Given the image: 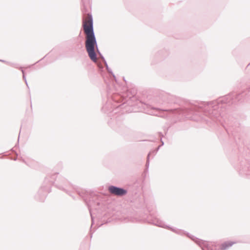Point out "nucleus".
<instances>
[{"label": "nucleus", "mask_w": 250, "mask_h": 250, "mask_svg": "<svg viewBox=\"0 0 250 250\" xmlns=\"http://www.w3.org/2000/svg\"><path fill=\"white\" fill-rule=\"evenodd\" d=\"M108 71L113 76L114 80L105 81L106 83L107 100L102 107L103 112L108 115L110 120L108 125L116 131L122 133L126 127L123 125L125 112H132L128 107L133 106L132 101L136 99L134 94L129 91L127 87L122 86L117 83L116 76L107 62L105 63Z\"/></svg>", "instance_id": "f03ea898"}, {"label": "nucleus", "mask_w": 250, "mask_h": 250, "mask_svg": "<svg viewBox=\"0 0 250 250\" xmlns=\"http://www.w3.org/2000/svg\"><path fill=\"white\" fill-rule=\"evenodd\" d=\"M32 65H29L28 67L30 68Z\"/></svg>", "instance_id": "cd10ccee"}, {"label": "nucleus", "mask_w": 250, "mask_h": 250, "mask_svg": "<svg viewBox=\"0 0 250 250\" xmlns=\"http://www.w3.org/2000/svg\"><path fill=\"white\" fill-rule=\"evenodd\" d=\"M77 194L84 201L87 205L91 219V224L89 231L90 238L95 231H93L92 228L94 225V217L93 214L100 215L105 209L104 204V197L99 193L94 191H88L83 189H76Z\"/></svg>", "instance_id": "20e7f679"}, {"label": "nucleus", "mask_w": 250, "mask_h": 250, "mask_svg": "<svg viewBox=\"0 0 250 250\" xmlns=\"http://www.w3.org/2000/svg\"><path fill=\"white\" fill-rule=\"evenodd\" d=\"M54 49H54L52 50H51V51H50L48 54H47V55H45L43 58H42V59H41L40 60L38 61V62H37L36 63H35L34 64H34H35L36 63H37L39 62H40V61H42V60H43L45 57H46V56H47V55H48L50 53H51V52H53V50H54ZM32 65H33V64Z\"/></svg>", "instance_id": "412c9836"}, {"label": "nucleus", "mask_w": 250, "mask_h": 250, "mask_svg": "<svg viewBox=\"0 0 250 250\" xmlns=\"http://www.w3.org/2000/svg\"><path fill=\"white\" fill-rule=\"evenodd\" d=\"M236 242L231 241H225L223 243L220 247L221 250H226L229 247H231L233 244H234Z\"/></svg>", "instance_id": "f8f14e48"}, {"label": "nucleus", "mask_w": 250, "mask_h": 250, "mask_svg": "<svg viewBox=\"0 0 250 250\" xmlns=\"http://www.w3.org/2000/svg\"><path fill=\"white\" fill-rule=\"evenodd\" d=\"M158 135H159V137L160 138V140H161V144L158 146H160V148L161 146H163L164 145V142L162 140V138L164 137V135L162 132H159Z\"/></svg>", "instance_id": "dca6fc26"}, {"label": "nucleus", "mask_w": 250, "mask_h": 250, "mask_svg": "<svg viewBox=\"0 0 250 250\" xmlns=\"http://www.w3.org/2000/svg\"><path fill=\"white\" fill-rule=\"evenodd\" d=\"M70 42H74L75 43L74 46L73 47V49L75 51H78L81 49L83 47V42L82 40L78 41V39H74Z\"/></svg>", "instance_id": "9b49d317"}, {"label": "nucleus", "mask_w": 250, "mask_h": 250, "mask_svg": "<svg viewBox=\"0 0 250 250\" xmlns=\"http://www.w3.org/2000/svg\"><path fill=\"white\" fill-rule=\"evenodd\" d=\"M48 183L51 187L54 185L57 188L65 192L74 199L75 197L72 194V189H75L73 185L59 172H54L48 175L44 178V184Z\"/></svg>", "instance_id": "423d86ee"}, {"label": "nucleus", "mask_w": 250, "mask_h": 250, "mask_svg": "<svg viewBox=\"0 0 250 250\" xmlns=\"http://www.w3.org/2000/svg\"><path fill=\"white\" fill-rule=\"evenodd\" d=\"M250 65V63L248 64L247 67H248Z\"/></svg>", "instance_id": "c85d7f7f"}, {"label": "nucleus", "mask_w": 250, "mask_h": 250, "mask_svg": "<svg viewBox=\"0 0 250 250\" xmlns=\"http://www.w3.org/2000/svg\"><path fill=\"white\" fill-rule=\"evenodd\" d=\"M141 203H140V206L141 207H144L145 206V199H144V197L143 196H142V197H141Z\"/></svg>", "instance_id": "6ab92c4d"}, {"label": "nucleus", "mask_w": 250, "mask_h": 250, "mask_svg": "<svg viewBox=\"0 0 250 250\" xmlns=\"http://www.w3.org/2000/svg\"><path fill=\"white\" fill-rule=\"evenodd\" d=\"M19 144V140L18 141L17 144L15 145V147L17 146V145H18Z\"/></svg>", "instance_id": "a878e982"}, {"label": "nucleus", "mask_w": 250, "mask_h": 250, "mask_svg": "<svg viewBox=\"0 0 250 250\" xmlns=\"http://www.w3.org/2000/svg\"><path fill=\"white\" fill-rule=\"evenodd\" d=\"M149 163H150V158H149V156H147L146 163L145 165V169L144 171V172L145 173H146L148 172V167H149Z\"/></svg>", "instance_id": "2eb2a0df"}, {"label": "nucleus", "mask_w": 250, "mask_h": 250, "mask_svg": "<svg viewBox=\"0 0 250 250\" xmlns=\"http://www.w3.org/2000/svg\"><path fill=\"white\" fill-rule=\"evenodd\" d=\"M159 149H160V146H157L155 149H153L151 150L148 152L147 156H149V158H150V155L151 154H153L154 156L155 155Z\"/></svg>", "instance_id": "4468645a"}, {"label": "nucleus", "mask_w": 250, "mask_h": 250, "mask_svg": "<svg viewBox=\"0 0 250 250\" xmlns=\"http://www.w3.org/2000/svg\"><path fill=\"white\" fill-rule=\"evenodd\" d=\"M247 96H250V86L240 93H236L233 91L209 102L182 100L181 98L169 93L159 91L155 94L156 98L159 99L157 103L159 104L163 103L174 104L177 106L173 108L162 109L148 104L146 105L151 109L160 110L167 114H172L173 117L178 120L186 118L195 121L204 120L207 123H211V121L218 122L229 136L231 135L235 138V132L238 131L240 124L233 117L227 115V114L232 105L243 102Z\"/></svg>", "instance_id": "f257e3e1"}, {"label": "nucleus", "mask_w": 250, "mask_h": 250, "mask_svg": "<svg viewBox=\"0 0 250 250\" xmlns=\"http://www.w3.org/2000/svg\"><path fill=\"white\" fill-rule=\"evenodd\" d=\"M0 62H4V63H6V62H8L7 61H5V60H0Z\"/></svg>", "instance_id": "b1692460"}, {"label": "nucleus", "mask_w": 250, "mask_h": 250, "mask_svg": "<svg viewBox=\"0 0 250 250\" xmlns=\"http://www.w3.org/2000/svg\"><path fill=\"white\" fill-rule=\"evenodd\" d=\"M10 150L12 152H13L15 155V157L11 158V159L13 160L14 161H16L17 160V156H18L17 152L14 150L13 148H11Z\"/></svg>", "instance_id": "a211bd4d"}, {"label": "nucleus", "mask_w": 250, "mask_h": 250, "mask_svg": "<svg viewBox=\"0 0 250 250\" xmlns=\"http://www.w3.org/2000/svg\"><path fill=\"white\" fill-rule=\"evenodd\" d=\"M108 189L110 193L119 197L124 196L128 192L127 189L113 185L109 186Z\"/></svg>", "instance_id": "1a4fd4ad"}, {"label": "nucleus", "mask_w": 250, "mask_h": 250, "mask_svg": "<svg viewBox=\"0 0 250 250\" xmlns=\"http://www.w3.org/2000/svg\"><path fill=\"white\" fill-rule=\"evenodd\" d=\"M81 3L83 16V26L86 35V40L85 42L86 51L92 62L94 63L97 62V51L105 63L106 61L98 48L94 31L93 17L92 14L88 12L87 8L90 3L89 0H81Z\"/></svg>", "instance_id": "7ed1b4c3"}, {"label": "nucleus", "mask_w": 250, "mask_h": 250, "mask_svg": "<svg viewBox=\"0 0 250 250\" xmlns=\"http://www.w3.org/2000/svg\"><path fill=\"white\" fill-rule=\"evenodd\" d=\"M142 189V182L141 179H137L133 183L128 185V191L131 192L132 195H136Z\"/></svg>", "instance_id": "9d476101"}, {"label": "nucleus", "mask_w": 250, "mask_h": 250, "mask_svg": "<svg viewBox=\"0 0 250 250\" xmlns=\"http://www.w3.org/2000/svg\"><path fill=\"white\" fill-rule=\"evenodd\" d=\"M164 51H158L157 54H156V56L158 58H160V59H163L164 57H165V56H163V53Z\"/></svg>", "instance_id": "f3484780"}, {"label": "nucleus", "mask_w": 250, "mask_h": 250, "mask_svg": "<svg viewBox=\"0 0 250 250\" xmlns=\"http://www.w3.org/2000/svg\"><path fill=\"white\" fill-rule=\"evenodd\" d=\"M22 78H23V80H24V81L26 86L29 88V86H28V83H27V80H26V78L25 75H22Z\"/></svg>", "instance_id": "aec40b11"}, {"label": "nucleus", "mask_w": 250, "mask_h": 250, "mask_svg": "<svg viewBox=\"0 0 250 250\" xmlns=\"http://www.w3.org/2000/svg\"><path fill=\"white\" fill-rule=\"evenodd\" d=\"M19 70H20L21 71L22 75H25V72L22 67L21 69H20Z\"/></svg>", "instance_id": "4be33fe9"}, {"label": "nucleus", "mask_w": 250, "mask_h": 250, "mask_svg": "<svg viewBox=\"0 0 250 250\" xmlns=\"http://www.w3.org/2000/svg\"><path fill=\"white\" fill-rule=\"evenodd\" d=\"M81 37V31H80L79 35L78 38H77V39L78 40V38Z\"/></svg>", "instance_id": "393cba45"}, {"label": "nucleus", "mask_w": 250, "mask_h": 250, "mask_svg": "<svg viewBox=\"0 0 250 250\" xmlns=\"http://www.w3.org/2000/svg\"><path fill=\"white\" fill-rule=\"evenodd\" d=\"M6 64L11 66L12 67L20 69L22 68V66H20V65L18 63H14L11 62H6Z\"/></svg>", "instance_id": "ddd939ff"}, {"label": "nucleus", "mask_w": 250, "mask_h": 250, "mask_svg": "<svg viewBox=\"0 0 250 250\" xmlns=\"http://www.w3.org/2000/svg\"><path fill=\"white\" fill-rule=\"evenodd\" d=\"M19 160L20 161H21V162L24 163L25 164H26V162L25 161L24 159L22 158V157H21L20 158H19Z\"/></svg>", "instance_id": "5701e85b"}, {"label": "nucleus", "mask_w": 250, "mask_h": 250, "mask_svg": "<svg viewBox=\"0 0 250 250\" xmlns=\"http://www.w3.org/2000/svg\"><path fill=\"white\" fill-rule=\"evenodd\" d=\"M147 220L150 224L167 229L178 235L187 236L198 245L202 250H217L215 244H209L207 241L200 239L184 230L165 225L163 221L158 218L150 215L148 216Z\"/></svg>", "instance_id": "39448f33"}, {"label": "nucleus", "mask_w": 250, "mask_h": 250, "mask_svg": "<svg viewBox=\"0 0 250 250\" xmlns=\"http://www.w3.org/2000/svg\"><path fill=\"white\" fill-rule=\"evenodd\" d=\"M123 78H124V80L125 81V83H126V80H125V78L124 77Z\"/></svg>", "instance_id": "bb28decb"}, {"label": "nucleus", "mask_w": 250, "mask_h": 250, "mask_svg": "<svg viewBox=\"0 0 250 250\" xmlns=\"http://www.w3.org/2000/svg\"><path fill=\"white\" fill-rule=\"evenodd\" d=\"M20 133H19V138L20 137Z\"/></svg>", "instance_id": "c756f323"}, {"label": "nucleus", "mask_w": 250, "mask_h": 250, "mask_svg": "<svg viewBox=\"0 0 250 250\" xmlns=\"http://www.w3.org/2000/svg\"><path fill=\"white\" fill-rule=\"evenodd\" d=\"M51 192V187L48 183L44 184V181L42 186L35 195V198L37 201L43 202L44 201L48 193Z\"/></svg>", "instance_id": "6e6552de"}, {"label": "nucleus", "mask_w": 250, "mask_h": 250, "mask_svg": "<svg viewBox=\"0 0 250 250\" xmlns=\"http://www.w3.org/2000/svg\"><path fill=\"white\" fill-rule=\"evenodd\" d=\"M237 169L241 175H250V152L245 157L239 156Z\"/></svg>", "instance_id": "0eeeda50"}]
</instances>
